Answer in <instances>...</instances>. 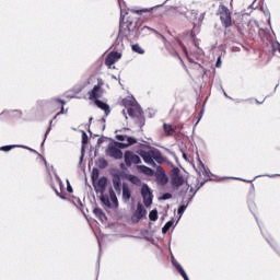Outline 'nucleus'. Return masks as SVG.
<instances>
[{"instance_id":"f8f14e48","label":"nucleus","mask_w":280,"mask_h":280,"mask_svg":"<svg viewBox=\"0 0 280 280\" xmlns=\"http://www.w3.org/2000/svg\"><path fill=\"white\" fill-rule=\"evenodd\" d=\"M107 156H110L112 159H124V152H121V149L116 147H109L106 150Z\"/></svg>"},{"instance_id":"aec40b11","label":"nucleus","mask_w":280,"mask_h":280,"mask_svg":"<svg viewBox=\"0 0 280 280\" xmlns=\"http://www.w3.org/2000/svg\"><path fill=\"white\" fill-rule=\"evenodd\" d=\"M173 265L175 266V268L179 272V275H182L184 280H189V277L187 276V272H185V269H183V266H180V264L173 262Z\"/></svg>"},{"instance_id":"4468645a","label":"nucleus","mask_w":280,"mask_h":280,"mask_svg":"<svg viewBox=\"0 0 280 280\" xmlns=\"http://www.w3.org/2000/svg\"><path fill=\"white\" fill-rule=\"evenodd\" d=\"M130 198H132V190H130V187L128 184L124 183L122 184V200L125 202H129Z\"/></svg>"},{"instance_id":"39448f33","label":"nucleus","mask_w":280,"mask_h":280,"mask_svg":"<svg viewBox=\"0 0 280 280\" xmlns=\"http://www.w3.org/2000/svg\"><path fill=\"white\" fill-rule=\"evenodd\" d=\"M116 139L117 141H126V142H116V147L120 148L121 150L126 148H130V145H135V143H137V139L132 137H127L124 135H117Z\"/></svg>"},{"instance_id":"e433bc0d","label":"nucleus","mask_w":280,"mask_h":280,"mask_svg":"<svg viewBox=\"0 0 280 280\" xmlns=\"http://www.w3.org/2000/svg\"><path fill=\"white\" fill-rule=\"evenodd\" d=\"M68 186H67V191L69 194H73V187H71V184L69 182H67Z\"/></svg>"},{"instance_id":"5701e85b","label":"nucleus","mask_w":280,"mask_h":280,"mask_svg":"<svg viewBox=\"0 0 280 280\" xmlns=\"http://www.w3.org/2000/svg\"><path fill=\"white\" fill-rule=\"evenodd\" d=\"M55 102H58L59 104H61V110L56 114V116H55V119H56L59 115H65V113H67V112L65 110V104H67V102H66V101H62V100H60V98H55Z\"/></svg>"},{"instance_id":"2eb2a0df","label":"nucleus","mask_w":280,"mask_h":280,"mask_svg":"<svg viewBox=\"0 0 280 280\" xmlns=\"http://www.w3.org/2000/svg\"><path fill=\"white\" fill-rule=\"evenodd\" d=\"M163 130H164L166 137H174V133L176 132V126H172L167 122H164Z\"/></svg>"},{"instance_id":"bb28decb","label":"nucleus","mask_w":280,"mask_h":280,"mask_svg":"<svg viewBox=\"0 0 280 280\" xmlns=\"http://www.w3.org/2000/svg\"><path fill=\"white\" fill-rule=\"evenodd\" d=\"M132 51H136V54H145V50H143L139 44L132 45Z\"/></svg>"},{"instance_id":"72a5a7b5","label":"nucleus","mask_w":280,"mask_h":280,"mask_svg":"<svg viewBox=\"0 0 280 280\" xmlns=\"http://www.w3.org/2000/svg\"><path fill=\"white\" fill-rule=\"evenodd\" d=\"M185 209H187V206H180L177 210L178 215H182L183 213H185Z\"/></svg>"},{"instance_id":"9b49d317","label":"nucleus","mask_w":280,"mask_h":280,"mask_svg":"<svg viewBox=\"0 0 280 280\" xmlns=\"http://www.w3.org/2000/svg\"><path fill=\"white\" fill-rule=\"evenodd\" d=\"M89 100H100L104 95V90L102 89V85L97 84L94 85V88L88 93Z\"/></svg>"},{"instance_id":"a19ab883","label":"nucleus","mask_w":280,"mask_h":280,"mask_svg":"<svg viewBox=\"0 0 280 280\" xmlns=\"http://www.w3.org/2000/svg\"><path fill=\"white\" fill-rule=\"evenodd\" d=\"M86 141H88L86 132H83V135H82V143H86Z\"/></svg>"},{"instance_id":"a878e982","label":"nucleus","mask_w":280,"mask_h":280,"mask_svg":"<svg viewBox=\"0 0 280 280\" xmlns=\"http://www.w3.org/2000/svg\"><path fill=\"white\" fill-rule=\"evenodd\" d=\"M149 220H151V222H156V220H159V211L152 210L149 213Z\"/></svg>"},{"instance_id":"58836bf2","label":"nucleus","mask_w":280,"mask_h":280,"mask_svg":"<svg viewBox=\"0 0 280 280\" xmlns=\"http://www.w3.org/2000/svg\"><path fill=\"white\" fill-rule=\"evenodd\" d=\"M97 176H100V173L97 172V170H94L92 179L95 180V178H97Z\"/></svg>"},{"instance_id":"dca6fc26","label":"nucleus","mask_w":280,"mask_h":280,"mask_svg":"<svg viewBox=\"0 0 280 280\" xmlns=\"http://www.w3.org/2000/svg\"><path fill=\"white\" fill-rule=\"evenodd\" d=\"M113 187L117 194H121V177L119 175L113 177Z\"/></svg>"},{"instance_id":"f3484780","label":"nucleus","mask_w":280,"mask_h":280,"mask_svg":"<svg viewBox=\"0 0 280 280\" xmlns=\"http://www.w3.org/2000/svg\"><path fill=\"white\" fill-rule=\"evenodd\" d=\"M94 104H95L98 108H101V110H104V112L106 113V115H108V113H110V106H108V104H106V103L100 101V98L96 100V101H94Z\"/></svg>"},{"instance_id":"37998d69","label":"nucleus","mask_w":280,"mask_h":280,"mask_svg":"<svg viewBox=\"0 0 280 280\" xmlns=\"http://www.w3.org/2000/svg\"><path fill=\"white\" fill-rule=\"evenodd\" d=\"M55 191H56L57 196H60L65 200V198H66L65 195L58 192V190H55Z\"/></svg>"},{"instance_id":"b1692460","label":"nucleus","mask_w":280,"mask_h":280,"mask_svg":"<svg viewBox=\"0 0 280 280\" xmlns=\"http://www.w3.org/2000/svg\"><path fill=\"white\" fill-rule=\"evenodd\" d=\"M93 213L98 220H102L103 218H106V214L104 213V210L101 208H94Z\"/></svg>"},{"instance_id":"6e6552de","label":"nucleus","mask_w":280,"mask_h":280,"mask_svg":"<svg viewBox=\"0 0 280 280\" xmlns=\"http://www.w3.org/2000/svg\"><path fill=\"white\" fill-rule=\"evenodd\" d=\"M141 196L143 198L144 206L150 207L152 205V191L147 184H143L141 187Z\"/></svg>"},{"instance_id":"ea45409f","label":"nucleus","mask_w":280,"mask_h":280,"mask_svg":"<svg viewBox=\"0 0 280 280\" xmlns=\"http://www.w3.org/2000/svg\"><path fill=\"white\" fill-rule=\"evenodd\" d=\"M215 67H218V68L222 67V58L221 57L218 58Z\"/></svg>"},{"instance_id":"412c9836","label":"nucleus","mask_w":280,"mask_h":280,"mask_svg":"<svg viewBox=\"0 0 280 280\" xmlns=\"http://www.w3.org/2000/svg\"><path fill=\"white\" fill-rule=\"evenodd\" d=\"M96 165L100 167V170H106V167H108V161H106L104 158H101L96 161Z\"/></svg>"},{"instance_id":"423d86ee","label":"nucleus","mask_w":280,"mask_h":280,"mask_svg":"<svg viewBox=\"0 0 280 280\" xmlns=\"http://www.w3.org/2000/svg\"><path fill=\"white\" fill-rule=\"evenodd\" d=\"M124 159L127 167H132V165H139V163H141V158H139V155L135 154L132 151H126Z\"/></svg>"},{"instance_id":"2f4dec72","label":"nucleus","mask_w":280,"mask_h":280,"mask_svg":"<svg viewBox=\"0 0 280 280\" xmlns=\"http://www.w3.org/2000/svg\"><path fill=\"white\" fill-rule=\"evenodd\" d=\"M154 33L156 34V36H159V38H161L163 40V43H167V38L163 34H161L156 31H154Z\"/></svg>"},{"instance_id":"f03ea898","label":"nucleus","mask_w":280,"mask_h":280,"mask_svg":"<svg viewBox=\"0 0 280 280\" xmlns=\"http://www.w3.org/2000/svg\"><path fill=\"white\" fill-rule=\"evenodd\" d=\"M128 12H125L124 14V11H121L120 13V23H119V34L121 36H124L125 38H128L130 37V34H131V30L130 27H132V20L128 16Z\"/></svg>"},{"instance_id":"7ed1b4c3","label":"nucleus","mask_w":280,"mask_h":280,"mask_svg":"<svg viewBox=\"0 0 280 280\" xmlns=\"http://www.w3.org/2000/svg\"><path fill=\"white\" fill-rule=\"evenodd\" d=\"M218 16H220L223 27H233V18H231V10L224 4H220L218 8Z\"/></svg>"},{"instance_id":"0eeeda50","label":"nucleus","mask_w":280,"mask_h":280,"mask_svg":"<svg viewBox=\"0 0 280 280\" xmlns=\"http://www.w3.org/2000/svg\"><path fill=\"white\" fill-rule=\"evenodd\" d=\"M153 175H155L158 185H167L170 178L167 177V174H165V168L158 166Z\"/></svg>"},{"instance_id":"f704fd0d","label":"nucleus","mask_w":280,"mask_h":280,"mask_svg":"<svg viewBox=\"0 0 280 280\" xmlns=\"http://www.w3.org/2000/svg\"><path fill=\"white\" fill-rule=\"evenodd\" d=\"M148 10H145V9H142V10H135V9H132L131 10V12L133 13V14H143V12H147Z\"/></svg>"},{"instance_id":"f257e3e1","label":"nucleus","mask_w":280,"mask_h":280,"mask_svg":"<svg viewBox=\"0 0 280 280\" xmlns=\"http://www.w3.org/2000/svg\"><path fill=\"white\" fill-rule=\"evenodd\" d=\"M136 152L139 154V156H141L147 165H152L153 167L156 165V163L161 164L165 161L163 153H161L159 149H154L148 144H139Z\"/></svg>"},{"instance_id":"4be33fe9","label":"nucleus","mask_w":280,"mask_h":280,"mask_svg":"<svg viewBox=\"0 0 280 280\" xmlns=\"http://www.w3.org/2000/svg\"><path fill=\"white\" fill-rule=\"evenodd\" d=\"M140 170H141L142 174H145V176H154V170H152L145 165H141Z\"/></svg>"},{"instance_id":"20e7f679","label":"nucleus","mask_w":280,"mask_h":280,"mask_svg":"<svg viewBox=\"0 0 280 280\" xmlns=\"http://www.w3.org/2000/svg\"><path fill=\"white\" fill-rule=\"evenodd\" d=\"M186 180L183 174H180V168L174 167L171 171V185L175 189H178L185 185Z\"/></svg>"},{"instance_id":"9d476101","label":"nucleus","mask_w":280,"mask_h":280,"mask_svg":"<svg viewBox=\"0 0 280 280\" xmlns=\"http://www.w3.org/2000/svg\"><path fill=\"white\" fill-rule=\"evenodd\" d=\"M148 213L143 205L138 203L136 211L133 212L131 220L135 223L140 222V220L143 219V217Z\"/></svg>"},{"instance_id":"c756f323","label":"nucleus","mask_w":280,"mask_h":280,"mask_svg":"<svg viewBox=\"0 0 280 280\" xmlns=\"http://www.w3.org/2000/svg\"><path fill=\"white\" fill-rule=\"evenodd\" d=\"M129 180L132 183V185H139V183H141V179L135 175H130Z\"/></svg>"},{"instance_id":"cd10ccee","label":"nucleus","mask_w":280,"mask_h":280,"mask_svg":"<svg viewBox=\"0 0 280 280\" xmlns=\"http://www.w3.org/2000/svg\"><path fill=\"white\" fill-rule=\"evenodd\" d=\"M101 201L103 202V205H105V207H113V203H110V199L108 197L102 196Z\"/></svg>"},{"instance_id":"7c9ffc66","label":"nucleus","mask_w":280,"mask_h":280,"mask_svg":"<svg viewBox=\"0 0 280 280\" xmlns=\"http://www.w3.org/2000/svg\"><path fill=\"white\" fill-rule=\"evenodd\" d=\"M238 31L241 32V34H243V36L246 34H249L250 36H253V33L250 30L247 32V31L243 30L242 26H238Z\"/></svg>"},{"instance_id":"c9c22d12","label":"nucleus","mask_w":280,"mask_h":280,"mask_svg":"<svg viewBox=\"0 0 280 280\" xmlns=\"http://www.w3.org/2000/svg\"><path fill=\"white\" fill-rule=\"evenodd\" d=\"M172 198V194L170 192H165L163 196H162V200H170Z\"/></svg>"},{"instance_id":"6ab92c4d","label":"nucleus","mask_w":280,"mask_h":280,"mask_svg":"<svg viewBox=\"0 0 280 280\" xmlns=\"http://www.w3.org/2000/svg\"><path fill=\"white\" fill-rule=\"evenodd\" d=\"M127 113L129 117H139V115H141V109H139V107L132 106L127 109Z\"/></svg>"},{"instance_id":"393cba45","label":"nucleus","mask_w":280,"mask_h":280,"mask_svg":"<svg viewBox=\"0 0 280 280\" xmlns=\"http://www.w3.org/2000/svg\"><path fill=\"white\" fill-rule=\"evenodd\" d=\"M122 106H125V108H132V106H135V101L132 98H124Z\"/></svg>"},{"instance_id":"4c0bfd02","label":"nucleus","mask_w":280,"mask_h":280,"mask_svg":"<svg viewBox=\"0 0 280 280\" xmlns=\"http://www.w3.org/2000/svg\"><path fill=\"white\" fill-rule=\"evenodd\" d=\"M174 58H178V60H180V62H183V58H180V55L177 51L173 52Z\"/></svg>"},{"instance_id":"a211bd4d","label":"nucleus","mask_w":280,"mask_h":280,"mask_svg":"<svg viewBox=\"0 0 280 280\" xmlns=\"http://www.w3.org/2000/svg\"><path fill=\"white\" fill-rule=\"evenodd\" d=\"M109 198L112 200V207L117 209V207H119V200L117 199V195L115 194V190H113V188L109 189Z\"/></svg>"},{"instance_id":"c85d7f7f","label":"nucleus","mask_w":280,"mask_h":280,"mask_svg":"<svg viewBox=\"0 0 280 280\" xmlns=\"http://www.w3.org/2000/svg\"><path fill=\"white\" fill-rule=\"evenodd\" d=\"M172 226H174V221H168L166 222V224L164 225V228L162 229L163 233H167V231H170L172 229Z\"/></svg>"},{"instance_id":"ddd939ff","label":"nucleus","mask_w":280,"mask_h":280,"mask_svg":"<svg viewBox=\"0 0 280 280\" xmlns=\"http://www.w3.org/2000/svg\"><path fill=\"white\" fill-rule=\"evenodd\" d=\"M108 183V179L106 177H101L96 184H94V189L96 194H104L106 191V184Z\"/></svg>"},{"instance_id":"79ce46f5","label":"nucleus","mask_w":280,"mask_h":280,"mask_svg":"<svg viewBox=\"0 0 280 280\" xmlns=\"http://www.w3.org/2000/svg\"><path fill=\"white\" fill-rule=\"evenodd\" d=\"M178 45H180L182 46V48L184 49V51H187V48H185V45H183V42H178Z\"/></svg>"},{"instance_id":"49530a36","label":"nucleus","mask_w":280,"mask_h":280,"mask_svg":"<svg viewBox=\"0 0 280 280\" xmlns=\"http://www.w3.org/2000/svg\"><path fill=\"white\" fill-rule=\"evenodd\" d=\"M202 187V184H200V186H198V188L197 189H200Z\"/></svg>"},{"instance_id":"473e14b6","label":"nucleus","mask_w":280,"mask_h":280,"mask_svg":"<svg viewBox=\"0 0 280 280\" xmlns=\"http://www.w3.org/2000/svg\"><path fill=\"white\" fill-rule=\"evenodd\" d=\"M12 148H14L13 145H4L1 147L0 150H2V152H10V150H12Z\"/></svg>"},{"instance_id":"c03bdc74","label":"nucleus","mask_w":280,"mask_h":280,"mask_svg":"<svg viewBox=\"0 0 280 280\" xmlns=\"http://www.w3.org/2000/svg\"><path fill=\"white\" fill-rule=\"evenodd\" d=\"M199 165L202 167V170H205V164L200 160H199Z\"/></svg>"},{"instance_id":"a18cd8bd","label":"nucleus","mask_w":280,"mask_h":280,"mask_svg":"<svg viewBox=\"0 0 280 280\" xmlns=\"http://www.w3.org/2000/svg\"><path fill=\"white\" fill-rule=\"evenodd\" d=\"M190 194H194V188H190Z\"/></svg>"},{"instance_id":"de8ad7c7","label":"nucleus","mask_w":280,"mask_h":280,"mask_svg":"<svg viewBox=\"0 0 280 280\" xmlns=\"http://www.w3.org/2000/svg\"><path fill=\"white\" fill-rule=\"evenodd\" d=\"M278 51H279V54H280V45H279V47H278Z\"/></svg>"},{"instance_id":"1a4fd4ad","label":"nucleus","mask_w":280,"mask_h":280,"mask_svg":"<svg viewBox=\"0 0 280 280\" xmlns=\"http://www.w3.org/2000/svg\"><path fill=\"white\" fill-rule=\"evenodd\" d=\"M118 60H121V54L118 51H112L106 56L105 65L108 69H113V65L118 62Z\"/></svg>"}]
</instances>
